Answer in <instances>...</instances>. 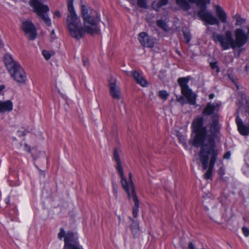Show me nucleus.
<instances>
[{
	"label": "nucleus",
	"instance_id": "obj_25",
	"mask_svg": "<svg viewBox=\"0 0 249 249\" xmlns=\"http://www.w3.org/2000/svg\"><path fill=\"white\" fill-rule=\"evenodd\" d=\"M233 18L236 20L235 25L240 26L245 22L246 19L242 18L240 15L236 14L232 17Z\"/></svg>",
	"mask_w": 249,
	"mask_h": 249
},
{
	"label": "nucleus",
	"instance_id": "obj_39",
	"mask_svg": "<svg viewBox=\"0 0 249 249\" xmlns=\"http://www.w3.org/2000/svg\"><path fill=\"white\" fill-rule=\"evenodd\" d=\"M112 98L114 99H120L121 98V94H112Z\"/></svg>",
	"mask_w": 249,
	"mask_h": 249
},
{
	"label": "nucleus",
	"instance_id": "obj_42",
	"mask_svg": "<svg viewBox=\"0 0 249 249\" xmlns=\"http://www.w3.org/2000/svg\"><path fill=\"white\" fill-rule=\"evenodd\" d=\"M159 93L160 94H161V93H166V92L164 90H160L159 92Z\"/></svg>",
	"mask_w": 249,
	"mask_h": 249
},
{
	"label": "nucleus",
	"instance_id": "obj_50",
	"mask_svg": "<svg viewBox=\"0 0 249 249\" xmlns=\"http://www.w3.org/2000/svg\"><path fill=\"white\" fill-rule=\"evenodd\" d=\"M19 145H20V146H22V143H19Z\"/></svg>",
	"mask_w": 249,
	"mask_h": 249
},
{
	"label": "nucleus",
	"instance_id": "obj_4",
	"mask_svg": "<svg viewBox=\"0 0 249 249\" xmlns=\"http://www.w3.org/2000/svg\"><path fill=\"white\" fill-rule=\"evenodd\" d=\"M218 154L219 152L199 150L198 155L199 160L202 165L203 170H206L208 169L204 175L206 179L211 178Z\"/></svg>",
	"mask_w": 249,
	"mask_h": 249
},
{
	"label": "nucleus",
	"instance_id": "obj_3",
	"mask_svg": "<svg viewBox=\"0 0 249 249\" xmlns=\"http://www.w3.org/2000/svg\"><path fill=\"white\" fill-rule=\"evenodd\" d=\"M190 3H196L199 8L196 14L198 17L205 22L206 26L208 24L219 26L220 22L223 23L227 22V14L220 5H216L214 7L217 18L211 12L207 10L205 0H176V4L185 11H187L191 9V6Z\"/></svg>",
	"mask_w": 249,
	"mask_h": 249
},
{
	"label": "nucleus",
	"instance_id": "obj_26",
	"mask_svg": "<svg viewBox=\"0 0 249 249\" xmlns=\"http://www.w3.org/2000/svg\"><path fill=\"white\" fill-rule=\"evenodd\" d=\"M110 93H117L119 92V87L114 82L110 83L109 84Z\"/></svg>",
	"mask_w": 249,
	"mask_h": 249
},
{
	"label": "nucleus",
	"instance_id": "obj_45",
	"mask_svg": "<svg viewBox=\"0 0 249 249\" xmlns=\"http://www.w3.org/2000/svg\"><path fill=\"white\" fill-rule=\"evenodd\" d=\"M113 190L114 193L117 194V190L115 189L114 186H113Z\"/></svg>",
	"mask_w": 249,
	"mask_h": 249
},
{
	"label": "nucleus",
	"instance_id": "obj_40",
	"mask_svg": "<svg viewBox=\"0 0 249 249\" xmlns=\"http://www.w3.org/2000/svg\"><path fill=\"white\" fill-rule=\"evenodd\" d=\"M54 15L55 16L58 17V18H60V17H61V14L59 11H56L54 12Z\"/></svg>",
	"mask_w": 249,
	"mask_h": 249
},
{
	"label": "nucleus",
	"instance_id": "obj_51",
	"mask_svg": "<svg viewBox=\"0 0 249 249\" xmlns=\"http://www.w3.org/2000/svg\"><path fill=\"white\" fill-rule=\"evenodd\" d=\"M54 32V31H52V33L53 34Z\"/></svg>",
	"mask_w": 249,
	"mask_h": 249
},
{
	"label": "nucleus",
	"instance_id": "obj_17",
	"mask_svg": "<svg viewBox=\"0 0 249 249\" xmlns=\"http://www.w3.org/2000/svg\"><path fill=\"white\" fill-rule=\"evenodd\" d=\"M78 237L71 231L68 232L64 238V248L70 245H77Z\"/></svg>",
	"mask_w": 249,
	"mask_h": 249
},
{
	"label": "nucleus",
	"instance_id": "obj_29",
	"mask_svg": "<svg viewBox=\"0 0 249 249\" xmlns=\"http://www.w3.org/2000/svg\"><path fill=\"white\" fill-rule=\"evenodd\" d=\"M157 25L163 30H166V24L163 20H158L157 21Z\"/></svg>",
	"mask_w": 249,
	"mask_h": 249
},
{
	"label": "nucleus",
	"instance_id": "obj_34",
	"mask_svg": "<svg viewBox=\"0 0 249 249\" xmlns=\"http://www.w3.org/2000/svg\"><path fill=\"white\" fill-rule=\"evenodd\" d=\"M64 249H82V248L78 246L77 245H70L67 248H64Z\"/></svg>",
	"mask_w": 249,
	"mask_h": 249
},
{
	"label": "nucleus",
	"instance_id": "obj_6",
	"mask_svg": "<svg viewBox=\"0 0 249 249\" xmlns=\"http://www.w3.org/2000/svg\"><path fill=\"white\" fill-rule=\"evenodd\" d=\"M29 4L34 8L35 12L41 18L46 25L48 26H51V20L47 14L49 11V7L36 0H30Z\"/></svg>",
	"mask_w": 249,
	"mask_h": 249
},
{
	"label": "nucleus",
	"instance_id": "obj_30",
	"mask_svg": "<svg viewBox=\"0 0 249 249\" xmlns=\"http://www.w3.org/2000/svg\"><path fill=\"white\" fill-rule=\"evenodd\" d=\"M210 65L212 69H216V71L217 72H219L220 69L219 67L218 66L217 62H211L210 63Z\"/></svg>",
	"mask_w": 249,
	"mask_h": 249
},
{
	"label": "nucleus",
	"instance_id": "obj_48",
	"mask_svg": "<svg viewBox=\"0 0 249 249\" xmlns=\"http://www.w3.org/2000/svg\"><path fill=\"white\" fill-rule=\"evenodd\" d=\"M242 51V49H240L238 51V54H239V55H240V53H241V52Z\"/></svg>",
	"mask_w": 249,
	"mask_h": 249
},
{
	"label": "nucleus",
	"instance_id": "obj_24",
	"mask_svg": "<svg viewBox=\"0 0 249 249\" xmlns=\"http://www.w3.org/2000/svg\"><path fill=\"white\" fill-rule=\"evenodd\" d=\"M182 32L186 43L188 44L192 38L190 29L187 27H183L182 28Z\"/></svg>",
	"mask_w": 249,
	"mask_h": 249
},
{
	"label": "nucleus",
	"instance_id": "obj_10",
	"mask_svg": "<svg viewBox=\"0 0 249 249\" xmlns=\"http://www.w3.org/2000/svg\"><path fill=\"white\" fill-rule=\"evenodd\" d=\"M120 176L121 178V184L122 186L127 193L128 197H130L131 194L136 193L134 183L132 181V174L131 173H129L128 181H127L126 178L124 177V174L123 177L121 176Z\"/></svg>",
	"mask_w": 249,
	"mask_h": 249
},
{
	"label": "nucleus",
	"instance_id": "obj_13",
	"mask_svg": "<svg viewBox=\"0 0 249 249\" xmlns=\"http://www.w3.org/2000/svg\"><path fill=\"white\" fill-rule=\"evenodd\" d=\"M191 77L189 76L180 77L178 79V83L181 89V93H193L188 84Z\"/></svg>",
	"mask_w": 249,
	"mask_h": 249
},
{
	"label": "nucleus",
	"instance_id": "obj_52",
	"mask_svg": "<svg viewBox=\"0 0 249 249\" xmlns=\"http://www.w3.org/2000/svg\"><path fill=\"white\" fill-rule=\"evenodd\" d=\"M220 171L222 170V168H220Z\"/></svg>",
	"mask_w": 249,
	"mask_h": 249
},
{
	"label": "nucleus",
	"instance_id": "obj_2",
	"mask_svg": "<svg viewBox=\"0 0 249 249\" xmlns=\"http://www.w3.org/2000/svg\"><path fill=\"white\" fill-rule=\"evenodd\" d=\"M218 119L219 116L216 114L213 117L212 122L209 124L210 134H207V128L203 125V117H197L194 119L192 127L195 135L193 142V146L196 148L201 146L200 150L219 152L216 147L215 142L220 129Z\"/></svg>",
	"mask_w": 249,
	"mask_h": 249
},
{
	"label": "nucleus",
	"instance_id": "obj_31",
	"mask_svg": "<svg viewBox=\"0 0 249 249\" xmlns=\"http://www.w3.org/2000/svg\"><path fill=\"white\" fill-rule=\"evenodd\" d=\"M66 233L63 228H61L60 230V231L58 234V238L60 240H62L63 238H65Z\"/></svg>",
	"mask_w": 249,
	"mask_h": 249
},
{
	"label": "nucleus",
	"instance_id": "obj_27",
	"mask_svg": "<svg viewBox=\"0 0 249 249\" xmlns=\"http://www.w3.org/2000/svg\"><path fill=\"white\" fill-rule=\"evenodd\" d=\"M239 99L238 100V103L241 105H247L249 104V101L247 99L246 94H241Z\"/></svg>",
	"mask_w": 249,
	"mask_h": 249
},
{
	"label": "nucleus",
	"instance_id": "obj_23",
	"mask_svg": "<svg viewBox=\"0 0 249 249\" xmlns=\"http://www.w3.org/2000/svg\"><path fill=\"white\" fill-rule=\"evenodd\" d=\"M169 0H159L158 1H154L152 3V7L153 9L159 11L160 9L168 3Z\"/></svg>",
	"mask_w": 249,
	"mask_h": 249
},
{
	"label": "nucleus",
	"instance_id": "obj_41",
	"mask_svg": "<svg viewBox=\"0 0 249 249\" xmlns=\"http://www.w3.org/2000/svg\"><path fill=\"white\" fill-rule=\"evenodd\" d=\"M211 31V28H210V27H208L207 28V29H206V34H209Z\"/></svg>",
	"mask_w": 249,
	"mask_h": 249
},
{
	"label": "nucleus",
	"instance_id": "obj_32",
	"mask_svg": "<svg viewBox=\"0 0 249 249\" xmlns=\"http://www.w3.org/2000/svg\"><path fill=\"white\" fill-rule=\"evenodd\" d=\"M42 53L46 60H48L51 58V55L48 51L43 50Z\"/></svg>",
	"mask_w": 249,
	"mask_h": 249
},
{
	"label": "nucleus",
	"instance_id": "obj_47",
	"mask_svg": "<svg viewBox=\"0 0 249 249\" xmlns=\"http://www.w3.org/2000/svg\"><path fill=\"white\" fill-rule=\"evenodd\" d=\"M83 62V64H84V65L85 66H86V63H87V62H86V61L84 60Z\"/></svg>",
	"mask_w": 249,
	"mask_h": 249
},
{
	"label": "nucleus",
	"instance_id": "obj_7",
	"mask_svg": "<svg viewBox=\"0 0 249 249\" xmlns=\"http://www.w3.org/2000/svg\"><path fill=\"white\" fill-rule=\"evenodd\" d=\"M245 28L248 30L247 33L242 28H237L234 31V43L236 48H240L243 46L249 38V25H247Z\"/></svg>",
	"mask_w": 249,
	"mask_h": 249
},
{
	"label": "nucleus",
	"instance_id": "obj_38",
	"mask_svg": "<svg viewBox=\"0 0 249 249\" xmlns=\"http://www.w3.org/2000/svg\"><path fill=\"white\" fill-rule=\"evenodd\" d=\"M231 156V153L230 151L226 152L223 156L224 159H228Z\"/></svg>",
	"mask_w": 249,
	"mask_h": 249
},
{
	"label": "nucleus",
	"instance_id": "obj_46",
	"mask_svg": "<svg viewBox=\"0 0 249 249\" xmlns=\"http://www.w3.org/2000/svg\"><path fill=\"white\" fill-rule=\"evenodd\" d=\"M118 219H119V223H120V222H121V216H118Z\"/></svg>",
	"mask_w": 249,
	"mask_h": 249
},
{
	"label": "nucleus",
	"instance_id": "obj_21",
	"mask_svg": "<svg viewBox=\"0 0 249 249\" xmlns=\"http://www.w3.org/2000/svg\"><path fill=\"white\" fill-rule=\"evenodd\" d=\"M13 103L10 100L0 101V113L10 112L13 109Z\"/></svg>",
	"mask_w": 249,
	"mask_h": 249
},
{
	"label": "nucleus",
	"instance_id": "obj_9",
	"mask_svg": "<svg viewBox=\"0 0 249 249\" xmlns=\"http://www.w3.org/2000/svg\"><path fill=\"white\" fill-rule=\"evenodd\" d=\"M21 29L25 34L28 35L29 40H34L36 38L37 36L36 28L31 21L28 20L23 21Z\"/></svg>",
	"mask_w": 249,
	"mask_h": 249
},
{
	"label": "nucleus",
	"instance_id": "obj_15",
	"mask_svg": "<svg viewBox=\"0 0 249 249\" xmlns=\"http://www.w3.org/2000/svg\"><path fill=\"white\" fill-rule=\"evenodd\" d=\"M178 101L181 104L189 103L195 105L196 100V94H181L177 95Z\"/></svg>",
	"mask_w": 249,
	"mask_h": 249
},
{
	"label": "nucleus",
	"instance_id": "obj_5",
	"mask_svg": "<svg viewBox=\"0 0 249 249\" xmlns=\"http://www.w3.org/2000/svg\"><path fill=\"white\" fill-rule=\"evenodd\" d=\"M213 35L211 38L215 43H218L222 50H227L230 48L236 49L232 32L227 30L224 35L217 34L215 32H212Z\"/></svg>",
	"mask_w": 249,
	"mask_h": 249
},
{
	"label": "nucleus",
	"instance_id": "obj_11",
	"mask_svg": "<svg viewBox=\"0 0 249 249\" xmlns=\"http://www.w3.org/2000/svg\"><path fill=\"white\" fill-rule=\"evenodd\" d=\"M139 40L144 47L153 48L154 46V39L149 36L146 32H141L139 34Z\"/></svg>",
	"mask_w": 249,
	"mask_h": 249
},
{
	"label": "nucleus",
	"instance_id": "obj_44",
	"mask_svg": "<svg viewBox=\"0 0 249 249\" xmlns=\"http://www.w3.org/2000/svg\"><path fill=\"white\" fill-rule=\"evenodd\" d=\"M249 66L248 65H246V66H245V71H248V69H249Z\"/></svg>",
	"mask_w": 249,
	"mask_h": 249
},
{
	"label": "nucleus",
	"instance_id": "obj_37",
	"mask_svg": "<svg viewBox=\"0 0 249 249\" xmlns=\"http://www.w3.org/2000/svg\"><path fill=\"white\" fill-rule=\"evenodd\" d=\"M24 149V150L27 151V152H31V147L27 144H25Z\"/></svg>",
	"mask_w": 249,
	"mask_h": 249
},
{
	"label": "nucleus",
	"instance_id": "obj_1",
	"mask_svg": "<svg viewBox=\"0 0 249 249\" xmlns=\"http://www.w3.org/2000/svg\"><path fill=\"white\" fill-rule=\"evenodd\" d=\"M73 0H67L68 9L70 13L67 17V25L71 36L77 40L83 38L87 33L91 35L100 33L98 26L100 18L97 12L82 5L81 15L84 27L77 16L73 7Z\"/></svg>",
	"mask_w": 249,
	"mask_h": 249
},
{
	"label": "nucleus",
	"instance_id": "obj_16",
	"mask_svg": "<svg viewBox=\"0 0 249 249\" xmlns=\"http://www.w3.org/2000/svg\"><path fill=\"white\" fill-rule=\"evenodd\" d=\"M235 122L237 126V129L240 134L243 136L249 135V124H245L238 115L236 117Z\"/></svg>",
	"mask_w": 249,
	"mask_h": 249
},
{
	"label": "nucleus",
	"instance_id": "obj_19",
	"mask_svg": "<svg viewBox=\"0 0 249 249\" xmlns=\"http://www.w3.org/2000/svg\"><path fill=\"white\" fill-rule=\"evenodd\" d=\"M129 219L131 223L129 225V227L131 231L132 234L134 238H137L140 234V229L139 225L137 221L132 218L129 217Z\"/></svg>",
	"mask_w": 249,
	"mask_h": 249
},
{
	"label": "nucleus",
	"instance_id": "obj_20",
	"mask_svg": "<svg viewBox=\"0 0 249 249\" xmlns=\"http://www.w3.org/2000/svg\"><path fill=\"white\" fill-rule=\"evenodd\" d=\"M131 75L137 84L142 87H145L147 84V80L143 77L137 71H131Z\"/></svg>",
	"mask_w": 249,
	"mask_h": 249
},
{
	"label": "nucleus",
	"instance_id": "obj_14",
	"mask_svg": "<svg viewBox=\"0 0 249 249\" xmlns=\"http://www.w3.org/2000/svg\"><path fill=\"white\" fill-rule=\"evenodd\" d=\"M122 154V151L120 148H115L113 151V159L116 163V169L119 175L123 177V169L122 166L120 156Z\"/></svg>",
	"mask_w": 249,
	"mask_h": 249
},
{
	"label": "nucleus",
	"instance_id": "obj_12",
	"mask_svg": "<svg viewBox=\"0 0 249 249\" xmlns=\"http://www.w3.org/2000/svg\"><path fill=\"white\" fill-rule=\"evenodd\" d=\"M220 104L216 102L214 103H209L206 106L205 108L203 110V114L205 115L209 116L212 115V118L216 114L219 116L218 111Z\"/></svg>",
	"mask_w": 249,
	"mask_h": 249
},
{
	"label": "nucleus",
	"instance_id": "obj_43",
	"mask_svg": "<svg viewBox=\"0 0 249 249\" xmlns=\"http://www.w3.org/2000/svg\"><path fill=\"white\" fill-rule=\"evenodd\" d=\"M214 97V94H209V98L210 99H212Z\"/></svg>",
	"mask_w": 249,
	"mask_h": 249
},
{
	"label": "nucleus",
	"instance_id": "obj_33",
	"mask_svg": "<svg viewBox=\"0 0 249 249\" xmlns=\"http://www.w3.org/2000/svg\"><path fill=\"white\" fill-rule=\"evenodd\" d=\"M242 232L246 237L249 235V229L246 227H243L242 229Z\"/></svg>",
	"mask_w": 249,
	"mask_h": 249
},
{
	"label": "nucleus",
	"instance_id": "obj_8",
	"mask_svg": "<svg viewBox=\"0 0 249 249\" xmlns=\"http://www.w3.org/2000/svg\"><path fill=\"white\" fill-rule=\"evenodd\" d=\"M8 72L11 77L17 82L23 84L26 81V73L19 64Z\"/></svg>",
	"mask_w": 249,
	"mask_h": 249
},
{
	"label": "nucleus",
	"instance_id": "obj_22",
	"mask_svg": "<svg viewBox=\"0 0 249 249\" xmlns=\"http://www.w3.org/2000/svg\"><path fill=\"white\" fill-rule=\"evenodd\" d=\"M129 198H132L134 202V206L133 208V215L134 218H136L138 215L139 210V201L138 198L136 193L131 194L130 197Z\"/></svg>",
	"mask_w": 249,
	"mask_h": 249
},
{
	"label": "nucleus",
	"instance_id": "obj_18",
	"mask_svg": "<svg viewBox=\"0 0 249 249\" xmlns=\"http://www.w3.org/2000/svg\"><path fill=\"white\" fill-rule=\"evenodd\" d=\"M3 61L8 71L11 70L19 64L17 61H15L11 55L6 54L3 57Z\"/></svg>",
	"mask_w": 249,
	"mask_h": 249
},
{
	"label": "nucleus",
	"instance_id": "obj_36",
	"mask_svg": "<svg viewBox=\"0 0 249 249\" xmlns=\"http://www.w3.org/2000/svg\"><path fill=\"white\" fill-rule=\"evenodd\" d=\"M169 94H158V96L160 99L165 100L167 99Z\"/></svg>",
	"mask_w": 249,
	"mask_h": 249
},
{
	"label": "nucleus",
	"instance_id": "obj_35",
	"mask_svg": "<svg viewBox=\"0 0 249 249\" xmlns=\"http://www.w3.org/2000/svg\"><path fill=\"white\" fill-rule=\"evenodd\" d=\"M18 135L19 136L21 137V136H25V135H26V134L27 133V131L26 130H24L23 131L22 130H18Z\"/></svg>",
	"mask_w": 249,
	"mask_h": 249
},
{
	"label": "nucleus",
	"instance_id": "obj_28",
	"mask_svg": "<svg viewBox=\"0 0 249 249\" xmlns=\"http://www.w3.org/2000/svg\"><path fill=\"white\" fill-rule=\"evenodd\" d=\"M137 4L140 8H147L148 7L146 0H137Z\"/></svg>",
	"mask_w": 249,
	"mask_h": 249
},
{
	"label": "nucleus",
	"instance_id": "obj_49",
	"mask_svg": "<svg viewBox=\"0 0 249 249\" xmlns=\"http://www.w3.org/2000/svg\"><path fill=\"white\" fill-rule=\"evenodd\" d=\"M210 0H208V3H210Z\"/></svg>",
	"mask_w": 249,
	"mask_h": 249
}]
</instances>
